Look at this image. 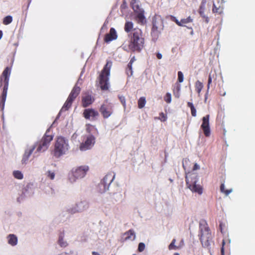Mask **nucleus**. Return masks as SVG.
Returning <instances> with one entry per match:
<instances>
[{"mask_svg":"<svg viewBox=\"0 0 255 255\" xmlns=\"http://www.w3.org/2000/svg\"><path fill=\"white\" fill-rule=\"evenodd\" d=\"M89 167L87 165H83L73 168L71 170V174L73 178L70 177V180L71 182L75 181L76 179L82 178L87 174L89 171Z\"/></svg>","mask_w":255,"mask_h":255,"instance_id":"6e6552de","label":"nucleus"},{"mask_svg":"<svg viewBox=\"0 0 255 255\" xmlns=\"http://www.w3.org/2000/svg\"><path fill=\"white\" fill-rule=\"evenodd\" d=\"M133 24L131 21H127L125 23V26H124V29L125 31L126 32H129L131 31V30H133Z\"/></svg>","mask_w":255,"mask_h":255,"instance_id":"bb28decb","label":"nucleus"},{"mask_svg":"<svg viewBox=\"0 0 255 255\" xmlns=\"http://www.w3.org/2000/svg\"><path fill=\"white\" fill-rule=\"evenodd\" d=\"M73 102V101L70 100L68 98H67L66 101L64 103L60 111L65 112L68 110V109L71 107Z\"/></svg>","mask_w":255,"mask_h":255,"instance_id":"a878e982","label":"nucleus"},{"mask_svg":"<svg viewBox=\"0 0 255 255\" xmlns=\"http://www.w3.org/2000/svg\"><path fill=\"white\" fill-rule=\"evenodd\" d=\"M94 101V98L91 95L86 94L82 97V104L84 108L91 105Z\"/></svg>","mask_w":255,"mask_h":255,"instance_id":"dca6fc26","label":"nucleus"},{"mask_svg":"<svg viewBox=\"0 0 255 255\" xmlns=\"http://www.w3.org/2000/svg\"><path fill=\"white\" fill-rule=\"evenodd\" d=\"M198 181L197 175L194 173L188 172L186 175V183L189 189L193 192L201 195L203 193L202 187L197 184Z\"/></svg>","mask_w":255,"mask_h":255,"instance_id":"39448f33","label":"nucleus"},{"mask_svg":"<svg viewBox=\"0 0 255 255\" xmlns=\"http://www.w3.org/2000/svg\"><path fill=\"white\" fill-rule=\"evenodd\" d=\"M92 254V255H101L99 253L96 252H93Z\"/></svg>","mask_w":255,"mask_h":255,"instance_id":"6e6d98bb","label":"nucleus"},{"mask_svg":"<svg viewBox=\"0 0 255 255\" xmlns=\"http://www.w3.org/2000/svg\"><path fill=\"white\" fill-rule=\"evenodd\" d=\"M47 176L51 180L54 179L55 177V173L50 171L47 172Z\"/></svg>","mask_w":255,"mask_h":255,"instance_id":"09e8293b","label":"nucleus"},{"mask_svg":"<svg viewBox=\"0 0 255 255\" xmlns=\"http://www.w3.org/2000/svg\"><path fill=\"white\" fill-rule=\"evenodd\" d=\"M180 90V85H177L176 88V91L175 92L174 90L173 91V94L175 97L179 98L180 96L179 91Z\"/></svg>","mask_w":255,"mask_h":255,"instance_id":"c03bdc74","label":"nucleus"},{"mask_svg":"<svg viewBox=\"0 0 255 255\" xmlns=\"http://www.w3.org/2000/svg\"><path fill=\"white\" fill-rule=\"evenodd\" d=\"M119 99L120 101H121V103L124 107V108H126V98L123 96H119Z\"/></svg>","mask_w":255,"mask_h":255,"instance_id":"49530a36","label":"nucleus"},{"mask_svg":"<svg viewBox=\"0 0 255 255\" xmlns=\"http://www.w3.org/2000/svg\"><path fill=\"white\" fill-rule=\"evenodd\" d=\"M112 65V62L107 61L98 77L100 88L102 90H109V76L110 74V69Z\"/></svg>","mask_w":255,"mask_h":255,"instance_id":"20e7f679","label":"nucleus"},{"mask_svg":"<svg viewBox=\"0 0 255 255\" xmlns=\"http://www.w3.org/2000/svg\"><path fill=\"white\" fill-rule=\"evenodd\" d=\"M36 148L35 145H33L32 146L26 149L25 151V152L23 155V157L21 160V162L23 164H25L28 160V159L31 154L33 153L34 150Z\"/></svg>","mask_w":255,"mask_h":255,"instance_id":"f3484780","label":"nucleus"},{"mask_svg":"<svg viewBox=\"0 0 255 255\" xmlns=\"http://www.w3.org/2000/svg\"><path fill=\"white\" fill-rule=\"evenodd\" d=\"M158 119L160 120L161 122H165L167 120V117L162 112L159 114V117L158 118Z\"/></svg>","mask_w":255,"mask_h":255,"instance_id":"37998d69","label":"nucleus"},{"mask_svg":"<svg viewBox=\"0 0 255 255\" xmlns=\"http://www.w3.org/2000/svg\"><path fill=\"white\" fill-rule=\"evenodd\" d=\"M173 255H180L179 254L177 253H175L173 254Z\"/></svg>","mask_w":255,"mask_h":255,"instance_id":"13d9d810","label":"nucleus"},{"mask_svg":"<svg viewBox=\"0 0 255 255\" xmlns=\"http://www.w3.org/2000/svg\"><path fill=\"white\" fill-rule=\"evenodd\" d=\"M220 191L227 196L232 192V189L225 190L224 184L222 183L220 186Z\"/></svg>","mask_w":255,"mask_h":255,"instance_id":"473e14b6","label":"nucleus"},{"mask_svg":"<svg viewBox=\"0 0 255 255\" xmlns=\"http://www.w3.org/2000/svg\"><path fill=\"white\" fill-rule=\"evenodd\" d=\"M81 91V88L75 85L73 89L72 90L70 94H69L68 98L72 100L73 101L76 98V97L79 95Z\"/></svg>","mask_w":255,"mask_h":255,"instance_id":"6ab92c4d","label":"nucleus"},{"mask_svg":"<svg viewBox=\"0 0 255 255\" xmlns=\"http://www.w3.org/2000/svg\"><path fill=\"white\" fill-rule=\"evenodd\" d=\"M8 243L12 246H15L17 243V238L16 236L13 234H10L7 237Z\"/></svg>","mask_w":255,"mask_h":255,"instance_id":"5701e85b","label":"nucleus"},{"mask_svg":"<svg viewBox=\"0 0 255 255\" xmlns=\"http://www.w3.org/2000/svg\"><path fill=\"white\" fill-rule=\"evenodd\" d=\"M124 235L126 236L125 238V240H133L135 238V233L132 230H128V232H126Z\"/></svg>","mask_w":255,"mask_h":255,"instance_id":"b1692460","label":"nucleus"},{"mask_svg":"<svg viewBox=\"0 0 255 255\" xmlns=\"http://www.w3.org/2000/svg\"><path fill=\"white\" fill-rule=\"evenodd\" d=\"M164 101L168 104L171 102V95L169 93H167L164 97Z\"/></svg>","mask_w":255,"mask_h":255,"instance_id":"58836bf2","label":"nucleus"},{"mask_svg":"<svg viewBox=\"0 0 255 255\" xmlns=\"http://www.w3.org/2000/svg\"><path fill=\"white\" fill-rule=\"evenodd\" d=\"M2 36V31L0 30V39L1 38Z\"/></svg>","mask_w":255,"mask_h":255,"instance_id":"4d7b16f0","label":"nucleus"},{"mask_svg":"<svg viewBox=\"0 0 255 255\" xmlns=\"http://www.w3.org/2000/svg\"><path fill=\"white\" fill-rule=\"evenodd\" d=\"M99 112L104 119L109 118L114 113V106L107 99L104 101L99 108Z\"/></svg>","mask_w":255,"mask_h":255,"instance_id":"0eeeda50","label":"nucleus"},{"mask_svg":"<svg viewBox=\"0 0 255 255\" xmlns=\"http://www.w3.org/2000/svg\"><path fill=\"white\" fill-rule=\"evenodd\" d=\"M48 132L49 131L47 130L41 140L34 145L37 147V152H44L48 149L53 138V135L48 134Z\"/></svg>","mask_w":255,"mask_h":255,"instance_id":"423d86ee","label":"nucleus"},{"mask_svg":"<svg viewBox=\"0 0 255 255\" xmlns=\"http://www.w3.org/2000/svg\"><path fill=\"white\" fill-rule=\"evenodd\" d=\"M114 177V175H112L111 173H110L107 174L102 180L101 183L99 184V186L100 187H104L103 191V192L108 190L109 186L113 181Z\"/></svg>","mask_w":255,"mask_h":255,"instance_id":"9b49d317","label":"nucleus"},{"mask_svg":"<svg viewBox=\"0 0 255 255\" xmlns=\"http://www.w3.org/2000/svg\"><path fill=\"white\" fill-rule=\"evenodd\" d=\"M192 21V19L190 17H188L187 18L182 19L180 21L181 23L182 24V26L184 24L191 22Z\"/></svg>","mask_w":255,"mask_h":255,"instance_id":"79ce46f5","label":"nucleus"},{"mask_svg":"<svg viewBox=\"0 0 255 255\" xmlns=\"http://www.w3.org/2000/svg\"><path fill=\"white\" fill-rule=\"evenodd\" d=\"M195 90L198 95L200 94V93L203 88V84L202 82L199 81H197L195 83Z\"/></svg>","mask_w":255,"mask_h":255,"instance_id":"cd10ccee","label":"nucleus"},{"mask_svg":"<svg viewBox=\"0 0 255 255\" xmlns=\"http://www.w3.org/2000/svg\"><path fill=\"white\" fill-rule=\"evenodd\" d=\"M209 115H207L202 118V123L201 128L203 130L205 136L209 137L211 134V130L209 125Z\"/></svg>","mask_w":255,"mask_h":255,"instance_id":"9d476101","label":"nucleus"},{"mask_svg":"<svg viewBox=\"0 0 255 255\" xmlns=\"http://www.w3.org/2000/svg\"><path fill=\"white\" fill-rule=\"evenodd\" d=\"M184 77L183 74L181 71L178 72V81L179 83H181L183 81Z\"/></svg>","mask_w":255,"mask_h":255,"instance_id":"a18cd8bd","label":"nucleus"},{"mask_svg":"<svg viewBox=\"0 0 255 255\" xmlns=\"http://www.w3.org/2000/svg\"><path fill=\"white\" fill-rule=\"evenodd\" d=\"M126 73L128 76H130L132 75V68L131 63H128L126 69Z\"/></svg>","mask_w":255,"mask_h":255,"instance_id":"e433bc0d","label":"nucleus"},{"mask_svg":"<svg viewBox=\"0 0 255 255\" xmlns=\"http://www.w3.org/2000/svg\"><path fill=\"white\" fill-rule=\"evenodd\" d=\"M146 104L145 98L144 97H140L137 102L138 107L139 109L143 108Z\"/></svg>","mask_w":255,"mask_h":255,"instance_id":"c756f323","label":"nucleus"},{"mask_svg":"<svg viewBox=\"0 0 255 255\" xmlns=\"http://www.w3.org/2000/svg\"><path fill=\"white\" fill-rule=\"evenodd\" d=\"M99 115L98 112L92 108L85 109L83 113V117L86 119L90 120L91 118L92 120H95Z\"/></svg>","mask_w":255,"mask_h":255,"instance_id":"ddd939ff","label":"nucleus"},{"mask_svg":"<svg viewBox=\"0 0 255 255\" xmlns=\"http://www.w3.org/2000/svg\"><path fill=\"white\" fill-rule=\"evenodd\" d=\"M135 60V57H133L130 60L129 62L128 63H131V65H132V63L134 62Z\"/></svg>","mask_w":255,"mask_h":255,"instance_id":"864d4df0","label":"nucleus"},{"mask_svg":"<svg viewBox=\"0 0 255 255\" xmlns=\"http://www.w3.org/2000/svg\"><path fill=\"white\" fill-rule=\"evenodd\" d=\"M230 242L226 244L225 240H223L222 243V247L221 249V255H225V250L226 249H228L229 247Z\"/></svg>","mask_w":255,"mask_h":255,"instance_id":"c85d7f7f","label":"nucleus"},{"mask_svg":"<svg viewBox=\"0 0 255 255\" xmlns=\"http://www.w3.org/2000/svg\"><path fill=\"white\" fill-rule=\"evenodd\" d=\"M225 94H226V93H224L223 94H222V96H225Z\"/></svg>","mask_w":255,"mask_h":255,"instance_id":"bf43d9fd","label":"nucleus"},{"mask_svg":"<svg viewBox=\"0 0 255 255\" xmlns=\"http://www.w3.org/2000/svg\"><path fill=\"white\" fill-rule=\"evenodd\" d=\"M130 37L127 50L139 52L143 49L144 38L143 33L139 28H134L128 35Z\"/></svg>","mask_w":255,"mask_h":255,"instance_id":"f257e3e1","label":"nucleus"},{"mask_svg":"<svg viewBox=\"0 0 255 255\" xmlns=\"http://www.w3.org/2000/svg\"><path fill=\"white\" fill-rule=\"evenodd\" d=\"M200 240L204 248H210L211 243L213 242L211 233L207 224L204 222L200 223Z\"/></svg>","mask_w":255,"mask_h":255,"instance_id":"7ed1b4c3","label":"nucleus"},{"mask_svg":"<svg viewBox=\"0 0 255 255\" xmlns=\"http://www.w3.org/2000/svg\"><path fill=\"white\" fill-rule=\"evenodd\" d=\"M200 168L199 166L197 164L195 163L193 168V170H196L199 169Z\"/></svg>","mask_w":255,"mask_h":255,"instance_id":"3c124183","label":"nucleus"},{"mask_svg":"<svg viewBox=\"0 0 255 255\" xmlns=\"http://www.w3.org/2000/svg\"><path fill=\"white\" fill-rule=\"evenodd\" d=\"M187 106L189 107L191 109V115L193 117H196V110L193 104L191 102H188L187 103Z\"/></svg>","mask_w":255,"mask_h":255,"instance_id":"7c9ffc66","label":"nucleus"},{"mask_svg":"<svg viewBox=\"0 0 255 255\" xmlns=\"http://www.w3.org/2000/svg\"><path fill=\"white\" fill-rule=\"evenodd\" d=\"M190 163V161L188 159H185L183 160L182 164H183V167L184 168L185 170H188V165L189 163Z\"/></svg>","mask_w":255,"mask_h":255,"instance_id":"4c0bfd02","label":"nucleus"},{"mask_svg":"<svg viewBox=\"0 0 255 255\" xmlns=\"http://www.w3.org/2000/svg\"><path fill=\"white\" fill-rule=\"evenodd\" d=\"M176 242V240L175 239H173L171 243L170 244V245L168 246V249L169 250H178L180 248V247L176 246H175V244Z\"/></svg>","mask_w":255,"mask_h":255,"instance_id":"2f4dec72","label":"nucleus"},{"mask_svg":"<svg viewBox=\"0 0 255 255\" xmlns=\"http://www.w3.org/2000/svg\"><path fill=\"white\" fill-rule=\"evenodd\" d=\"M69 148L68 140L60 136L57 137L52 154L55 157L59 158L68 152Z\"/></svg>","mask_w":255,"mask_h":255,"instance_id":"f03ea898","label":"nucleus"},{"mask_svg":"<svg viewBox=\"0 0 255 255\" xmlns=\"http://www.w3.org/2000/svg\"><path fill=\"white\" fill-rule=\"evenodd\" d=\"M156 57L158 59H161L162 57V55L161 53H157L156 54Z\"/></svg>","mask_w":255,"mask_h":255,"instance_id":"603ef678","label":"nucleus"},{"mask_svg":"<svg viewBox=\"0 0 255 255\" xmlns=\"http://www.w3.org/2000/svg\"><path fill=\"white\" fill-rule=\"evenodd\" d=\"M63 255L60 254V255Z\"/></svg>","mask_w":255,"mask_h":255,"instance_id":"052dcab7","label":"nucleus"},{"mask_svg":"<svg viewBox=\"0 0 255 255\" xmlns=\"http://www.w3.org/2000/svg\"><path fill=\"white\" fill-rule=\"evenodd\" d=\"M144 13V10L136 13L135 19L138 23L141 25H143L146 23Z\"/></svg>","mask_w":255,"mask_h":255,"instance_id":"412c9836","label":"nucleus"},{"mask_svg":"<svg viewBox=\"0 0 255 255\" xmlns=\"http://www.w3.org/2000/svg\"><path fill=\"white\" fill-rule=\"evenodd\" d=\"M58 244L60 246V247L62 248H65L67 246L68 244L66 241H64L63 237L62 236H60L58 240Z\"/></svg>","mask_w":255,"mask_h":255,"instance_id":"72a5a7b5","label":"nucleus"},{"mask_svg":"<svg viewBox=\"0 0 255 255\" xmlns=\"http://www.w3.org/2000/svg\"><path fill=\"white\" fill-rule=\"evenodd\" d=\"M205 2L202 1L199 8L198 12L200 16L205 19L206 23H208L209 21V17L204 14Z\"/></svg>","mask_w":255,"mask_h":255,"instance_id":"4be33fe9","label":"nucleus"},{"mask_svg":"<svg viewBox=\"0 0 255 255\" xmlns=\"http://www.w3.org/2000/svg\"><path fill=\"white\" fill-rule=\"evenodd\" d=\"M95 142V138L92 135H89L87 137L84 142L82 143L80 145L81 150L84 151L90 149Z\"/></svg>","mask_w":255,"mask_h":255,"instance_id":"f8f14e48","label":"nucleus"},{"mask_svg":"<svg viewBox=\"0 0 255 255\" xmlns=\"http://www.w3.org/2000/svg\"><path fill=\"white\" fill-rule=\"evenodd\" d=\"M12 21V17L10 15L5 16L3 19V24L4 25H8L10 24Z\"/></svg>","mask_w":255,"mask_h":255,"instance_id":"f704fd0d","label":"nucleus"},{"mask_svg":"<svg viewBox=\"0 0 255 255\" xmlns=\"http://www.w3.org/2000/svg\"><path fill=\"white\" fill-rule=\"evenodd\" d=\"M118 35L116 29L112 27L110 28V32L107 33L104 37V42L106 43H109L111 41L117 39Z\"/></svg>","mask_w":255,"mask_h":255,"instance_id":"4468645a","label":"nucleus"},{"mask_svg":"<svg viewBox=\"0 0 255 255\" xmlns=\"http://www.w3.org/2000/svg\"><path fill=\"white\" fill-rule=\"evenodd\" d=\"M175 22L178 25L182 26V24L181 23L180 21H178L177 20H176Z\"/></svg>","mask_w":255,"mask_h":255,"instance_id":"5fc2aeb1","label":"nucleus"},{"mask_svg":"<svg viewBox=\"0 0 255 255\" xmlns=\"http://www.w3.org/2000/svg\"><path fill=\"white\" fill-rule=\"evenodd\" d=\"M163 25L161 19H154L152 21V27L151 35L154 38L157 39L160 34V29H162Z\"/></svg>","mask_w":255,"mask_h":255,"instance_id":"1a4fd4ad","label":"nucleus"},{"mask_svg":"<svg viewBox=\"0 0 255 255\" xmlns=\"http://www.w3.org/2000/svg\"><path fill=\"white\" fill-rule=\"evenodd\" d=\"M212 10L214 13H221L222 12V8L220 6L217 7L215 4H214Z\"/></svg>","mask_w":255,"mask_h":255,"instance_id":"a19ab883","label":"nucleus"},{"mask_svg":"<svg viewBox=\"0 0 255 255\" xmlns=\"http://www.w3.org/2000/svg\"><path fill=\"white\" fill-rule=\"evenodd\" d=\"M89 204L87 201H82L78 203L76 205L75 208V212H82L89 208Z\"/></svg>","mask_w":255,"mask_h":255,"instance_id":"a211bd4d","label":"nucleus"},{"mask_svg":"<svg viewBox=\"0 0 255 255\" xmlns=\"http://www.w3.org/2000/svg\"><path fill=\"white\" fill-rule=\"evenodd\" d=\"M92 126L90 124H87L86 125V130L88 132H90L91 131V128H92Z\"/></svg>","mask_w":255,"mask_h":255,"instance_id":"8fccbe9b","label":"nucleus"},{"mask_svg":"<svg viewBox=\"0 0 255 255\" xmlns=\"http://www.w3.org/2000/svg\"><path fill=\"white\" fill-rule=\"evenodd\" d=\"M14 177L18 179H22L23 177V174L20 171L16 170L13 172Z\"/></svg>","mask_w":255,"mask_h":255,"instance_id":"c9c22d12","label":"nucleus"},{"mask_svg":"<svg viewBox=\"0 0 255 255\" xmlns=\"http://www.w3.org/2000/svg\"><path fill=\"white\" fill-rule=\"evenodd\" d=\"M10 73L11 69L8 67H6L2 72L0 79L1 81H2L3 78V86L8 87L9 79Z\"/></svg>","mask_w":255,"mask_h":255,"instance_id":"2eb2a0df","label":"nucleus"},{"mask_svg":"<svg viewBox=\"0 0 255 255\" xmlns=\"http://www.w3.org/2000/svg\"><path fill=\"white\" fill-rule=\"evenodd\" d=\"M7 89L8 87L3 86V91L0 99V105H2V107L4 106L6 100Z\"/></svg>","mask_w":255,"mask_h":255,"instance_id":"393cba45","label":"nucleus"},{"mask_svg":"<svg viewBox=\"0 0 255 255\" xmlns=\"http://www.w3.org/2000/svg\"><path fill=\"white\" fill-rule=\"evenodd\" d=\"M130 4L135 13L143 10V9L140 7V1L139 0H131Z\"/></svg>","mask_w":255,"mask_h":255,"instance_id":"aec40b11","label":"nucleus"},{"mask_svg":"<svg viewBox=\"0 0 255 255\" xmlns=\"http://www.w3.org/2000/svg\"><path fill=\"white\" fill-rule=\"evenodd\" d=\"M214 76H215L214 74L212 75L211 73L209 75L208 84H207V92H208L209 89L210 88V85L212 83V78H214Z\"/></svg>","mask_w":255,"mask_h":255,"instance_id":"ea45409f","label":"nucleus"},{"mask_svg":"<svg viewBox=\"0 0 255 255\" xmlns=\"http://www.w3.org/2000/svg\"><path fill=\"white\" fill-rule=\"evenodd\" d=\"M144 249H145V245H144V244L143 243H140L138 244V251L139 252H141L144 251Z\"/></svg>","mask_w":255,"mask_h":255,"instance_id":"de8ad7c7","label":"nucleus"}]
</instances>
